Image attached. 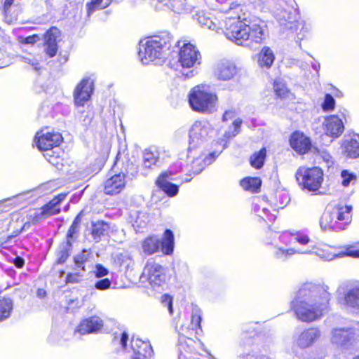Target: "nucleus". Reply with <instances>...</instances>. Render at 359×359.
Masks as SVG:
<instances>
[{"instance_id": "obj_34", "label": "nucleus", "mask_w": 359, "mask_h": 359, "mask_svg": "<svg viewBox=\"0 0 359 359\" xmlns=\"http://www.w3.org/2000/svg\"><path fill=\"white\" fill-rule=\"evenodd\" d=\"M91 252L89 250H83L74 257V262L76 269H80L82 272H86L85 264L89 260Z\"/></svg>"}, {"instance_id": "obj_31", "label": "nucleus", "mask_w": 359, "mask_h": 359, "mask_svg": "<svg viewBox=\"0 0 359 359\" xmlns=\"http://www.w3.org/2000/svg\"><path fill=\"white\" fill-rule=\"evenodd\" d=\"M252 209L257 216L266 223L273 222L276 219V215L270 213L268 208L261 204L255 203Z\"/></svg>"}, {"instance_id": "obj_63", "label": "nucleus", "mask_w": 359, "mask_h": 359, "mask_svg": "<svg viewBox=\"0 0 359 359\" xmlns=\"http://www.w3.org/2000/svg\"><path fill=\"white\" fill-rule=\"evenodd\" d=\"M15 0H5L4 5V9L5 12H7L11 5L13 4Z\"/></svg>"}, {"instance_id": "obj_55", "label": "nucleus", "mask_w": 359, "mask_h": 359, "mask_svg": "<svg viewBox=\"0 0 359 359\" xmlns=\"http://www.w3.org/2000/svg\"><path fill=\"white\" fill-rule=\"evenodd\" d=\"M339 255L359 258V249H355L353 246H349L346 248L344 252L339 253Z\"/></svg>"}, {"instance_id": "obj_52", "label": "nucleus", "mask_w": 359, "mask_h": 359, "mask_svg": "<svg viewBox=\"0 0 359 359\" xmlns=\"http://www.w3.org/2000/svg\"><path fill=\"white\" fill-rule=\"evenodd\" d=\"M78 228L76 222H72L67 233L66 241H69L72 244V242L75 240L74 235L78 232Z\"/></svg>"}, {"instance_id": "obj_4", "label": "nucleus", "mask_w": 359, "mask_h": 359, "mask_svg": "<svg viewBox=\"0 0 359 359\" xmlns=\"http://www.w3.org/2000/svg\"><path fill=\"white\" fill-rule=\"evenodd\" d=\"M172 35L164 32L158 35L147 37L139 43V57L143 64L164 59L171 47Z\"/></svg>"}, {"instance_id": "obj_26", "label": "nucleus", "mask_w": 359, "mask_h": 359, "mask_svg": "<svg viewBox=\"0 0 359 359\" xmlns=\"http://www.w3.org/2000/svg\"><path fill=\"white\" fill-rule=\"evenodd\" d=\"M290 142L292 148L299 154L307 153L311 147L310 139L298 131L292 134Z\"/></svg>"}, {"instance_id": "obj_21", "label": "nucleus", "mask_w": 359, "mask_h": 359, "mask_svg": "<svg viewBox=\"0 0 359 359\" xmlns=\"http://www.w3.org/2000/svg\"><path fill=\"white\" fill-rule=\"evenodd\" d=\"M103 320L98 316H91L82 320L74 330V334L85 335L95 333L103 327Z\"/></svg>"}, {"instance_id": "obj_23", "label": "nucleus", "mask_w": 359, "mask_h": 359, "mask_svg": "<svg viewBox=\"0 0 359 359\" xmlns=\"http://www.w3.org/2000/svg\"><path fill=\"white\" fill-rule=\"evenodd\" d=\"M131 348L133 351L131 359H151L154 353L150 344L139 338L132 339Z\"/></svg>"}, {"instance_id": "obj_56", "label": "nucleus", "mask_w": 359, "mask_h": 359, "mask_svg": "<svg viewBox=\"0 0 359 359\" xmlns=\"http://www.w3.org/2000/svg\"><path fill=\"white\" fill-rule=\"evenodd\" d=\"M179 359H192L191 353L184 352V349L178 348Z\"/></svg>"}, {"instance_id": "obj_15", "label": "nucleus", "mask_w": 359, "mask_h": 359, "mask_svg": "<svg viewBox=\"0 0 359 359\" xmlns=\"http://www.w3.org/2000/svg\"><path fill=\"white\" fill-rule=\"evenodd\" d=\"M179 333L181 336L179 338L178 348L184 349V352L194 355H200L201 358H205L210 353L201 340H194L184 336L187 332L184 330L183 326L181 327Z\"/></svg>"}, {"instance_id": "obj_5", "label": "nucleus", "mask_w": 359, "mask_h": 359, "mask_svg": "<svg viewBox=\"0 0 359 359\" xmlns=\"http://www.w3.org/2000/svg\"><path fill=\"white\" fill-rule=\"evenodd\" d=\"M351 205L338 204L327 207L320 219V226L323 231H341L351 222Z\"/></svg>"}, {"instance_id": "obj_28", "label": "nucleus", "mask_w": 359, "mask_h": 359, "mask_svg": "<svg viewBox=\"0 0 359 359\" xmlns=\"http://www.w3.org/2000/svg\"><path fill=\"white\" fill-rule=\"evenodd\" d=\"M323 128L327 135L338 137L344 131L342 121L337 116H327L323 123Z\"/></svg>"}, {"instance_id": "obj_29", "label": "nucleus", "mask_w": 359, "mask_h": 359, "mask_svg": "<svg viewBox=\"0 0 359 359\" xmlns=\"http://www.w3.org/2000/svg\"><path fill=\"white\" fill-rule=\"evenodd\" d=\"M163 6L175 13L183 14L191 11V6L187 0H157Z\"/></svg>"}, {"instance_id": "obj_41", "label": "nucleus", "mask_w": 359, "mask_h": 359, "mask_svg": "<svg viewBox=\"0 0 359 359\" xmlns=\"http://www.w3.org/2000/svg\"><path fill=\"white\" fill-rule=\"evenodd\" d=\"M115 262L121 266L128 268L133 264L131 254L128 251H122L116 255Z\"/></svg>"}, {"instance_id": "obj_45", "label": "nucleus", "mask_w": 359, "mask_h": 359, "mask_svg": "<svg viewBox=\"0 0 359 359\" xmlns=\"http://www.w3.org/2000/svg\"><path fill=\"white\" fill-rule=\"evenodd\" d=\"M273 88L276 95L280 97H284L288 93L285 84L280 79H276L274 81Z\"/></svg>"}, {"instance_id": "obj_42", "label": "nucleus", "mask_w": 359, "mask_h": 359, "mask_svg": "<svg viewBox=\"0 0 359 359\" xmlns=\"http://www.w3.org/2000/svg\"><path fill=\"white\" fill-rule=\"evenodd\" d=\"M341 184L344 187L353 185L357 182V176L355 173L348 171V170H343L341 172Z\"/></svg>"}, {"instance_id": "obj_50", "label": "nucleus", "mask_w": 359, "mask_h": 359, "mask_svg": "<svg viewBox=\"0 0 359 359\" xmlns=\"http://www.w3.org/2000/svg\"><path fill=\"white\" fill-rule=\"evenodd\" d=\"M327 355L326 351L323 348L313 349L307 355V359H323Z\"/></svg>"}, {"instance_id": "obj_20", "label": "nucleus", "mask_w": 359, "mask_h": 359, "mask_svg": "<svg viewBox=\"0 0 359 359\" xmlns=\"http://www.w3.org/2000/svg\"><path fill=\"white\" fill-rule=\"evenodd\" d=\"M344 303L348 309L359 314V283L346 286L344 292Z\"/></svg>"}, {"instance_id": "obj_25", "label": "nucleus", "mask_w": 359, "mask_h": 359, "mask_svg": "<svg viewBox=\"0 0 359 359\" xmlns=\"http://www.w3.org/2000/svg\"><path fill=\"white\" fill-rule=\"evenodd\" d=\"M195 18L202 27L217 32L218 29H222L223 25L225 27L224 22L229 18H226L224 20H222V21H221L217 18H213L210 13L203 11L196 13Z\"/></svg>"}, {"instance_id": "obj_47", "label": "nucleus", "mask_w": 359, "mask_h": 359, "mask_svg": "<svg viewBox=\"0 0 359 359\" xmlns=\"http://www.w3.org/2000/svg\"><path fill=\"white\" fill-rule=\"evenodd\" d=\"M201 311L198 309H194L191 314V330H196L201 327Z\"/></svg>"}, {"instance_id": "obj_62", "label": "nucleus", "mask_w": 359, "mask_h": 359, "mask_svg": "<svg viewBox=\"0 0 359 359\" xmlns=\"http://www.w3.org/2000/svg\"><path fill=\"white\" fill-rule=\"evenodd\" d=\"M11 60L8 58L0 59V69L8 67L11 65Z\"/></svg>"}, {"instance_id": "obj_57", "label": "nucleus", "mask_w": 359, "mask_h": 359, "mask_svg": "<svg viewBox=\"0 0 359 359\" xmlns=\"http://www.w3.org/2000/svg\"><path fill=\"white\" fill-rule=\"evenodd\" d=\"M13 264L17 268L21 269L25 264V260L20 257H17L14 259Z\"/></svg>"}, {"instance_id": "obj_64", "label": "nucleus", "mask_w": 359, "mask_h": 359, "mask_svg": "<svg viewBox=\"0 0 359 359\" xmlns=\"http://www.w3.org/2000/svg\"><path fill=\"white\" fill-rule=\"evenodd\" d=\"M312 68L316 72L318 76L319 75V71L320 68V63H313L311 65Z\"/></svg>"}, {"instance_id": "obj_51", "label": "nucleus", "mask_w": 359, "mask_h": 359, "mask_svg": "<svg viewBox=\"0 0 359 359\" xmlns=\"http://www.w3.org/2000/svg\"><path fill=\"white\" fill-rule=\"evenodd\" d=\"M111 280L107 278L100 279L95 283V288L98 290H105L111 287Z\"/></svg>"}, {"instance_id": "obj_53", "label": "nucleus", "mask_w": 359, "mask_h": 359, "mask_svg": "<svg viewBox=\"0 0 359 359\" xmlns=\"http://www.w3.org/2000/svg\"><path fill=\"white\" fill-rule=\"evenodd\" d=\"M161 303L163 306L167 307L170 315L173 313L172 298L168 294H163L161 297Z\"/></svg>"}, {"instance_id": "obj_37", "label": "nucleus", "mask_w": 359, "mask_h": 359, "mask_svg": "<svg viewBox=\"0 0 359 359\" xmlns=\"http://www.w3.org/2000/svg\"><path fill=\"white\" fill-rule=\"evenodd\" d=\"M158 158L159 154L157 150L146 149L143 153V166L146 168H151L156 164Z\"/></svg>"}, {"instance_id": "obj_8", "label": "nucleus", "mask_w": 359, "mask_h": 359, "mask_svg": "<svg viewBox=\"0 0 359 359\" xmlns=\"http://www.w3.org/2000/svg\"><path fill=\"white\" fill-rule=\"evenodd\" d=\"M323 171L319 167H299L295 173V178L303 190L316 192L321 187L323 182Z\"/></svg>"}, {"instance_id": "obj_17", "label": "nucleus", "mask_w": 359, "mask_h": 359, "mask_svg": "<svg viewBox=\"0 0 359 359\" xmlns=\"http://www.w3.org/2000/svg\"><path fill=\"white\" fill-rule=\"evenodd\" d=\"M66 194H60L53 198L47 204L44 205L41 208L36 210L32 217L33 222H38L41 219L48 218V217L60 213V203L65 198Z\"/></svg>"}, {"instance_id": "obj_11", "label": "nucleus", "mask_w": 359, "mask_h": 359, "mask_svg": "<svg viewBox=\"0 0 359 359\" xmlns=\"http://www.w3.org/2000/svg\"><path fill=\"white\" fill-rule=\"evenodd\" d=\"M62 141V135L59 133H43L41 131L37 133L35 137V143L38 149L41 151H46L45 158L51 163H56L57 157L54 156L55 151H54Z\"/></svg>"}, {"instance_id": "obj_3", "label": "nucleus", "mask_w": 359, "mask_h": 359, "mask_svg": "<svg viewBox=\"0 0 359 359\" xmlns=\"http://www.w3.org/2000/svg\"><path fill=\"white\" fill-rule=\"evenodd\" d=\"M228 39L241 46L252 47L260 44L265 39L264 26L260 24H246V19L241 15L229 17L224 22Z\"/></svg>"}, {"instance_id": "obj_10", "label": "nucleus", "mask_w": 359, "mask_h": 359, "mask_svg": "<svg viewBox=\"0 0 359 359\" xmlns=\"http://www.w3.org/2000/svg\"><path fill=\"white\" fill-rule=\"evenodd\" d=\"M175 244L174 234L170 229H165L161 240L157 236H150L142 243V248L144 254L151 255L157 252L161 247L164 255H170L173 252Z\"/></svg>"}, {"instance_id": "obj_12", "label": "nucleus", "mask_w": 359, "mask_h": 359, "mask_svg": "<svg viewBox=\"0 0 359 359\" xmlns=\"http://www.w3.org/2000/svg\"><path fill=\"white\" fill-rule=\"evenodd\" d=\"M142 282H147L155 290H159L165 284V269L154 259L147 260L140 276Z\"/></svg>"}, {"instance_id": "obj_1", "label": "nucleus", "mask_w": 359, "mask_h": 359, "mask_svg": "<svg viewBox=\"0 0 359 359\" xmlns=\"http://www.w3.org/2000/svg\"><path fill=\"white\" fill-rule=\"evenodd\" d=\"M214 134V128L208 121H197L192 124L189 132L187 153V167L189 172L194 175L199 174L219 156L221 151L205 154L206 144Z\"/></svg>"}, {"instance_id": "obj_49", "label": "nucleus", "mask_w": 359, "mask_h": 359, "mask_svg": "<svg viewBox=\"0 0 359 359\" xmlns=\"http://www.w3.org/2000/svg\"><path fill=\"white\" fill-rule=\"evenodd\" d=\"M299 25H301V29L299 32L297 33V39L301 41L306 36V34L309 33L312 26L310 22L306 21H302L299 22Z\"/></svg>"}, {"instance_id": "obj_13", "label": "nucleus", "mask_w": 359, "mask_h": 359, "mask_svg": "<svg viewBox=\"0 0 359 359\" xmlns=\"http://www.w3.org/2000/svg\"><path fill=\"white\" fill-rule=\"evenodd\" d=\"M182 170V162H177L170 169L160 175L156 184L158 187L170 197L175 196L179 191V186L170 182V180H177L174 175Z\"/></svg>"}, {"instance_id": "obj_9", "label": "nucleus", "mask_w": 359, "mask_h": 359, "mask_svg": "<svg viewBox=\"0 0 359 359\" xmlns=\"http://www.w3.org/2000/svg\"><path fill=\"white\" fill-rule=\"evenodd\" d=\"M316 254L317 256L325 261H330L334 259L337 255L332 252L328 246H325L323 248H318L316 245H313L311 248L303 249V248H284L282 247L274 248L273 255L276 259L283 261L287 260L294 255H312Z\"/></svg>"}, {"instance_id": "obj_54", "label": "nucleus", "mask_w": 359, "mask_h": 359, "mask_svg": "<svg viewBox=\"0 0 359 359\" xmlns=\"http://www.w3.org/2000/svg\"><path fill=\"white\" fill-rule=\"evenodd\" d=\"M94 273L96 278H100L107 276L109 273V270L103 265L97 264L95 266Z\"/></svg>"}, {"instance_id": "obj_38", "label": "nucleus", "mask_w": 359, "mask_h": 359, "mask_svg": "<svg viewBox=\"0 0 359 359\" xmlns=\"http://www.w3.org/2000/svg\"><path fill=\"white\" fill-rule=\"evenodd\" d=\"M109 229V224L103 221H97L93 223L92 234L94 239H100L101 236L107 233Z\"/></svg>"}, {"instance_id": "obj_16", "label": "nucleus", "mask_w": 359, "mask_h": 359, "mask_svg": "<svg viewBox=\"0 0 359 359\" xmlns=\"http://www.w3.org/2000/svg\"><path fill=\"white\" fill-rule=\"evenodd\" d=\"M93 90V80L89 77L83 79L76 85L73 93L75 105L77 107H83L90 99Z\"/></svg>"}, {"instance_id": "obj_33", "label": "nucleus", "mask_w": 359, "mask_h": 359, "mask_svg": "<svg viewBox=\"0 0 359 359\" xmlns=\"http://www.w3.org/2000/svg\"><path fill=\"white\" fill-rule=\"evenodd\" d=\"M288 234L291 236L292 239L295 242L299 243L301 246H307L306 248H308L309 247H310V248H312L313 245H310L312 243V241L309 236V235L305 233L304 232L297 230H291L288 231Z\"/></svg>"}, {"instance_id": "obj_18", "label": "nucleus", "mask_w": 359, "mask_h": 359, "mask_svg": "<svg viewBox=\"0 0 359 359\" xmlns=\"http://www.w3.org/2000/svg\"><path fill=\"white\" fill-rule=\"evenodd\" d=\"M239 72L236 64L228 60H222L215 66L213 74L216 79L228 81L233 79Z\"/></svg>"}, {"instance_id": "obj_36", "label": "nucleus", "mask_w": 359, "mask_h": 359, "mask_svg": "<svg viewBox=\"0 0 359 359\" xmlns=\"http://www.w3.org/2000/svg\"><path fill=\"white\" fill-rule=\"evenodd\" d=\"M13 309V300L10 298L0 299V321L7 319Z\"/></svg>"}, {"instance_id": "obj_44", "label": "nucleus", "mask_w": 359, "mask_h": 359, "mask_svg": "<svg viewBox=\"0 0 359 359\" xmlns=\"http://www.w3.org/2000/svg\"><path fill=\"white\" fill-rule=\"evenodd\" d=\"M242 123V120L240 118H236L233 121L232 123V126L229 127V130L225 132L224 136L226 140H229L236 135H238L240 132V128Z\"/></svg>"}, {"instance_id": "obj_43", "label": "nucleus", "mask_w": 359, "mask_h": 359, "mask_svg": "<svg viewBox=\"0 0 359 359\" xmlns=\"http://www.w3.org/2000/svg\"><path fill=\"white\" fill-rule=\"evenodd\" d=\"M108 4L107 2H104V0H90L86 4L88 15L90 16L95 11L106 8Z\"/></svg>"}, {"instance_id": "obj_7", "label": "nucleus", "mask_w": 359, "mask_h": 359, "mask_svg": "<svg viewBox=\"0 0 359 359\" xmlns=\"http://www.w3.org/2000/svg\"><path fill=\"white\" fill-rule=\"evenodd\" d=\"M179 47L177 62L183 69H189L183 72L186 78H192L196 74L195 69L201 65L202 55L196 46L190 42L177 41Z\"/></svg>"}, {"instance_id": "obj_40", "label": "nucleus", "mask_w": 359, "mask_h": 359, "mask_svg": "<svg viewBox=\"0 0 359 359\" xmlns=\"http://www.w3.org/2000/svg\"><path fill=\"white\" fill-rule=\"evenodd\" d=\"M297 18L298 12L297 9L294 8H291L289 11L283 10L279 14V20H280V24H283L284 22L292 24V22H296Z\"/></svg>"}, {"instance_id": "obj_58", "label": "nucleus", "mask_w": 359, "mask_h": 359, "mask_svg": "<svg viewBox=\"0 0 359 359\" xmlns=\"http://www.w3.org/2000/svg\"><path fill=\"white\" fill-rule=\"evenodd\" d=\"M128 339V334L126 332H123L121 334L120 344H121L122 348L124 349L126 348Z\"/></svg>"}, {"instance_id": "obj_24", "label": "nucleus", "mask_w": 359, "mask_h": 359, "mask_svg": "<svg viewBox=\"0 0 359 359\" xmlns=\"http://www.w3.org/2000/svg\"><path fill=\"white\" fill-rule=\"evenodd\" d=\"M60 36V31L55 27L50 28L44 36V50L50 57H54L58 50L57 41Z\"/></svg>"}, {"instance_id": "obj_30", "label": "nucleus", "mask_w": 359, "mask_h": 359, "mask_svg": "<svg viewBox=\"0 0 359 359\" xmlns=\"http://www.w3.org/2000/svg\"><path fill=\"white\" fill-rule=\"evenodd\" d=\"M274 60V54L269 47H263L260 53L258 54V64L262 68H270L273 65Z\"/></svg>"}, {"instance_id": "obj_19", "label": "nucleus", "mask_w": 359, "mask_h": 359, "mask_svg": "<svg viewBox=\"0 0 359 359\" xmlns=\"http://www.w3.org/2000/svg\"><path fill=\"white\" fill-rule=\"evenodd\" d=\"M331 341L332 344L339 346L344 353L348 349L353 350L355 340L352 336L351 330L335 328L332 331Z\"/></svg>"}, {"instance_id": "obj_22", "label": "nucleus", "mask_w": 359, "mask_h": 359, "mask_svg": "<svg viewBox=\"0 0 359 359\" xmlns=\"http://www.w3.org/2000/svg\"><path fill=\"white\" fill-rule=\"evenodd\" d=\"M341 153L348 158H359V134L345 135L341 144Z\"/></svg>"}, {"instance_id": "obj_2", "label": "nucleus", "mask_w": 359, "mask_h": 359, "mask_svg": "<svg viewBox=\"0 0 359 359\" xmlns=\"http://www.w3.org/2000/svg\"><path fill=\"white\" fill-rule=\"evenodd\" d=\"M330 299V294L325 287L309 283L298 290L290 308L299 320L311 323L323 316Z\"/></svg>"}, {"instance_id": "obj_61", "label": "nucleus", "mask_w": 359, "mask_h": 359, "mask_svg": "<svg viewBox=\"0 0 359 359\" xmlns=\"http://www.w3.org/2000/svg\"><path fill=\"white\" fill-rule=\"evenodd\" d=\"M36 39H38V36L36 34H34L32 36H29L25 39V43L34 44V43H36Z\"/></svg>"}, {"instance_id": "obj_46", "label": "nucleus", "mask_w": 359, "mask_h": 359, "mask_svg": "<svg viewBox=\"0 0 359 359\" xmlns=\"http://www.w3.org/2000/svg\"><path fill=\"white\" fill-rule=\"evenodd\" d=\"M78 271L74 273H68L66 276L67 284H75L79 283L83 280V273L80 269H77Z\"/></svg>"}, {"instance_id": "obj_48", "label": "nucleus", "mask_w": 359, "mask_h": 359, "mask_svg": "<svg viewBox=\"0 0 359 359\" xmlns=\"http://www.w3.org/2000/svg\"><path fill=\"white\" fill-rule=\"evenodd\" d=\"M335 106V100L330 94H326L322 103V109L325 111H330L334 109Z\"/></svg>"}, {"instance_id": "obj_60", "label": "nucleus", "mask_w": 359, "mask_h": 359, "mask_svg": "<svg viewBox=\"0 0 359 359\" xmlns=\"http://www.w3.org/2000/svg\"><path fill=\"white\" fill-rule=\"evenodd\" d=\"M25 62L32 65V66H33L34 69L36 70L39 69V63L36 62V60L31 59L29 57H25Z\"/></svg>"}, {"instance_id": "obj_27", "label": "nucleus", "mask_w": 359, "mask_h": 359, "mask_svg": "<svg viewBox=\"0 0 359 359\" xmlns=\"http://www.w3.org/2000/svg\"><path fill=\"white\" fill-rule=\"evenodd\" d=\"M125 174H114L104 182V191L106 194L114 195L120 193L125 187Z\"/></svg>"}, {"instance_id": "obj_32", "label": "nucleus", "mask_w": 359, "mask_h": 359, "mask_svg": "<svg viewBox=\"0 0 359 359\" xmlns=\"http://www.w3.org/2000/svg\"><path fill=\"white\" fill-rule=\"evenodd\" d=\"M240 184L245 190L256 193L260 189L262 181L259 177H248L243 179Z\"/></svg>"}, {"instance_id": "obj_14", "label": "nucleus", "mask_w": 359, "mask_h": 359, "mask_svg": "<svg viewBox=\"0 0 359 359\" xmlns=\"http://www.w3.org/2000/svg\"><path fill=\"white\" fill-rule=\"evenodd\" d=\"M321 335V331L318 327L306 328L293 337L294 346L302 350L309 348L319 341Z\"/></svg>"}, {"instance_id": "obj_6", "label": "nucleus", "mask_w": 359, "mask_h": 359, "mask_svg": "<svg viewBox=\"0 0 359 359\" xmlns=\"http://www.w3.org/2000/svg\"><path fill=\"white\" fill-rule=\"evenodd\" d=\"M217 96L205 88L197 86L193 88L189 94V103L192 110L203 113L212 114L217 110Z\"/></svg>"}, {"instance_id": "obj_35", "label": "nucleus", "mask_w": 359, "mask_h": 359, "mask_svg": "<svg viewBox=\"0 0 359 359\" xmlns=\"http://www.w3.org/2000/svg\"><path fill=\"white\" fill-rule=\"evenodd\" d=\"M72 248V244L69 241L62 243L57 252V263L59 264H64L70 255V252Z\"/></svg>"}, {"instance_id": "obj_59", "label": "nucleus", "mask_w": 359, "mask_h": 359, "mask_svg": "<svg viewBox=\"0 0 359 359\" xmlns=\"http://www.w3.org/2000/svg\"><path fill=\"white\" fill-rule=\"evenodd\" d=\"M234 111H226L223 114L222 119L223 121H228L229 119H231L234 117Z\"/></svg>"}, {"instance_id": "obj_39", "label": "nucleus", "mask_w": 359, "mask_h": 359, "mask_svg": "<svg viewBox=\"0 0 359 359\" xmlns=\"http://www.w3.org/2000/svg\"><path fill=\"white\" fill-rule=\"evenodd\" d=\"M266 156V151L265 148H262L258 152L254 153L250 157V165L256 168H261L264 163Z\"/></svg>"}]
</instances>
